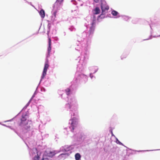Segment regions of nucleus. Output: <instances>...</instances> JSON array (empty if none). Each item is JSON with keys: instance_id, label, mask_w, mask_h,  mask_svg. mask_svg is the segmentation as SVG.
Returning <instances> with one entry per match:
<instances>
[{"instance_id": "1", "label": "nucleus", "mask_w": 160, "mask_h": 160, "mask_svg": "<svg viewBox=\"0 0 160 160\" xmlns=\"http://www.w3.org/2000/svg\"><path fill=\"white\" fill-rule=\"evenodd\" d=\"M101 1L102 2L101 8L102 10V14L99 16V17H101L103 14L106 13V11H107L109 8L106 2L102 1V0H101Z\"/></svg>"}, {"instance_id": "2", "label": "nucleus", "mask_w": 160, "mask_h": 160, "mask_svg": "<svg viewBox=\"0 0 160 160\" xmlns=\"http://www.w3.org/2000/svg\"><path fill=\"white\" fill-rule=\"evenodd\" d=\"M27 115L26 114H23L22 115L21 118V122L20 124V125H25L27 123Z\"/></svg>"}, {"instance_id": "3", "label": "nucleus", "mask_w": 160, "mask_h": 160, "mask_svg": "<svg viewBox=\"0 0 160 160\" xmlns=\"http://www.w3.org/2000/svg\"><path fill=\"white\" fill-rule=\"evenodd\" d=\"M72 122L71 123V126L70 127V128L71 129V131L73 132L74 127H76L77 124V122L75 119L73 118L71 120Z\"/></svg>"}, {"instance_id": "4", "label": "nucleus", "mask_w": 160, "mask_h": 160, "mask_svg": "<svg viewBox=\"0 0 160 160\" xmlns=\"http://www.w3.org/2000/svg\"><path fill=\"white\" fill-rule=\"evenodd\" d=\"M49 65L48 64V62H46L44 65L42 75V76L41 78L43 79L44 78L45 76H46V72H47V69L49 67Z\"/></svg>"}, {"instance_id": "5", "label": "nucleus", "mask_w": 160, "mask_h": 160, "mask_svg": "<svg viewBox=\"0 0 160 160\" xmlns=\"http://www.w3.org/2000/svg\"><path fill=\"white\" fill-rule=\"evenodd\" d=\"M56 151L54 150H49L48 151H46V156L48 157L51 158L52 157L56 154Z\"/></svg>"}, {"instance_id": "6", "label": "nucleus", "mask_w": 160, "mask_h": 160, "mask_svg": "<svg viewBox=\"0 0 160 160\" xmlns=\"http://www.w3.org/2000/svg\"><path fill=\"white\" fill-rule=\"evenodd\" d=\"M48 53L49 54L51 50V40L50 38H48Z\"/></svg>"}, {"instance_id": "7", "label": "nucleus", "mask_w": 160, "mask_h": 160, "mask_svg": "<svg viewBox=\"0 0 160 160\" xmlns=\"http://www.w3.org/2000/svg\"><path fill=\"white\" fill-rule=\"evenodd\" d=\"M39 13L42 18H44L45 16V12L43 9H42L40 10L39 12Z\"/></svg>"}, {"instance_id": "8", "label": "nucleus", "mask_w": 160, "mask_h": 160, "mask_svg": "<svg viewBox=\"0 0 160 160\" xmlns=\"http://www.w3.org/2000/svg\"><path fill=\"white\" fill-rule=\"evenodd\" d=\"M75 157L76 160H80L81 158V156L79 153H77L75 154Z\"/></svg>"}, {"instance_id": "9", "label": "nucleus", "mask_w": 160, "mask_h": 160, "mask_svg": "<svg viewBox=\"0 0 160 160\" xmlns=\"http://www.w3.org/2000/svg\"><path fill=\"white\" fill-rule=\"evenodd\" d=\"M94 14H99L100 12V10L98 7H97L94 10Z\"/></svg>"}, {"instance_id": "10", "label": "nucleus", "mask_w": 160, "mask_h": 160, "mask_svg": "<svg viewBox=\"0 0 160 160\" xmlns=\"http://www.w3.org/2000/svg\"><path fill=\"white\" fill-rule=\"evenodd\" d=\"M111 13L113 16H116L118 14V12L116 11L113 10L112 11Z\"/></svg>"}, {"instance_id": "11", "label": "nucleus", "mask_w": 160, "mask_h": 160, "mask_svg": "<svg viewBox=\"0 0 160 160\" xmlns=\"http://www.w3.org/2000/svg\"><path fill=\"white\" fill-rule=\"evenodd\" d=\"M63 0H57L56 3L59 4H61Z\"/></svg>"}, {"instance_id": "12", "label": "nucleus", "mask_w": 160, "mask_h": 160, "mask_svg": "<svg viewBox=\"0 0 160 160\" xmlns=\"http://www.w3.org/2000/svg\"><path fill=\"white\" fill-rule=\"evenodd\" d=\"M65 92L66 94L68 95L69 94L70 92V90L69 88H68L65 90Z\"/></svg>"}, {"instance_id": "13", "label": "nucleus", "mask_w": 160, "mask_h": 160, "mask_svg": "<svg viewBox=\"0 0 160 160\" xmlns=\"http://www.w3.org/2000/svg\"><path fill=\"white\" fill-rule=\"evenodd\" d=\"M39 156H38V154H37L34 157V160H39Z\"/></svg>"}, {"instance_id": "14", "label": "nucleus", "mask_w": 160, "mask_h": 160, "mask_svg": "<svg viewBox=\"0 0 160 160\" xmlns=\"http://www.w3.org/2000/svg\"><path fill=\"white\" fill-rule=\"evenodd\" d=\"M126 57V56L124 55H122L121 56V59H122L124 58H125Z\"/></svg>"}, {"instance_id": "15", "label": "nucleus", "mask_w": 160, "mask_h": 160, "mask_svg": "<svg viewBox=\"0 0 160 160\" xmlns=\"http://www.w3.org/2000/svg\"><path fill=\"white\" fill-rule=\"evenodd\" d=\"M30 125L29 126H25L24 127V128L26 129H28L30 128Z\"/></svg>"}, {"instance_id": "16", "label": "nucleus", "mask_w": 160, "mask_h": 160, "mask_svg": "<svg viewBox=\"0 0 160 160\" xmlns=\"http://www.w3.org/2000/svg\"><path fill=\"white\" fill-rule=\"evenodd\" d=\"M57 12V11H55L53 13V15L55 17H56Z\"/></svg>"}, {"instance_id": "17", "label": "nucleus", "mask_w": 160, "mask_h": 160, "mask_svg": "<svg viewBox=\"0 0 160 160\" xmlns=\"http://www.w3.org/2000/svg\"><path fill=\"white\" fill-rule=\"evenodd\" d=\"M42 160H48V159L47 158H43Z\"/></svg>"}, {"instance_id": "18", "label": "nucleus", "mask_w": 160, "mask_h": 160, "mask_svg": "<svg viewBox=\"0 0 160 160\" xmlns=\"http://www.w3.org/2000/svg\"><path fill=\"white\" fill-rule=\"evenodd\" d=\"M94 2L96 3H98L99 2V0H93Z\"/></svg>"}, {"instance_id": "19", "label": "nucleus", "mask_w": 160, "mask_h": 160, "mask_svg": "<svg viewBox=\"0 0 160 160\" xmlns=\"http://www.w3.org/2000/svg\"><path fill=\"white\" fill-rule=\"evenodd\" d=\"M111 132L112 135H113V133H112V131H111Z\"/></svg>"}]
</instances>
